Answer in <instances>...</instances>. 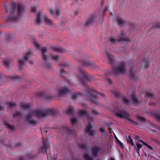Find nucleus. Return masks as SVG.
Listing matches in <instances>:
<instances>
[{
  "label": "nucleus",
  "instance_id": "f257e3e1",
  "mask_svg": "<svg viewBox=\"0 0 160 160\" xmlns=\"http://www.w3.org/2000/svg\"><path fill=\"white\" fill-rule=\"evenodd\" d=\"M79 71L78 77L82 84L86 89V92L87 93L88 96L93 103L96 105L99 104V102L97 101L98 98L100 97H104L105 95L103 93H99L93 88H90L86 82V81L89 80V78L86 72L81 67L79 68Z\"/></svg>",
  "mask_w": 160,
  "mask_h": 160
},
{
  "label": "nucleus",
  "instance_id": "f03ea898",
  "mask_svg": "<svg viewBox=\"0 0 160 160\" xmlns=\"http://www.w3.org/2000/svg\"><path fill=\"white\" fill-rule=\"evenodd\" d=\"M57 112V111L53 109H46L42 110L38 109L35 111L30 109L24 120L25 121L28 120L29 124L33 126H35L37 123V122L31 118L32 116L38 118H44L48 115L55 116Z\"/></svg>",
  "mask_w": 160,
  "mask_h": 160
},
{
  "label": "nucleus",
  "instance_id": "7ed1b4c3",
  "mask_svg": "<svg viewBox=\"0 0 160 160\" xmlns=\"http://www.w3.org/2000/svg\"><path fill=\"white\" fill-rule=\"evenodd\" d=\"M16 4L15 3H13L11 6H7L6 7V11L7 12H10V15L7 17L6 20L8 22L18 21L19 20V17L21 15L22 12L24 10V8L23 5L21 3H18V12L17 15L15 16V12L16 8Z\"/></svg>",
  "mask_w": 160,
  "mask_h": 160
},
{
  "label": "nucleus",
  "instance_id": "20e7f679",
  "mask_svg": "<svg viewBox=\"0 0 160 160\" xmlns=\"http://www.w3.org/2000/svg\"><path fill=\"white\" fill-rule=\"evenodd\" d=\"M78 113L81 116H86L87 118L88 125L86 127V131L88 133L89 136H93L94 135V131L92 130L90 124L89 123V122L92 121V118L90 116L89 113L86 111L82 110H79Z\"/></svg>",
  "mask_w": 160,
  "mask_h": 160
},
{
  "label": "nucleus",
  "instance_id": "39448f33",
  "mask_svg": "<svg viewBox=\"0 0 160 160\" xmlns=\"http://www.w3.org/2000/svg\"><path fill=\"white\" fill-rule=\"evenodd\" d=\"M126 63L122 62L117 66L113 67L110 74L116 76L118 74L124 73L126 71Z\"/></svg>",
  "mask_w": 160,
  "mask_h": 160
},
{
  "label": "nucleus",
  "instance_id": "423d86ee",
  "mask_svg": "<svg viewBox=\"0 0 160 160\" xmlns=\"http://www.w3.org/2000/svg\"><path fill=\"white\" fill-rule=\"evenodd\" d=\"M115 115L120 118H124L128 121L129 123L132 124H138V123L131 119L130 118V114L125 110L120 111L116 112Z\"/></svg>",
  "mask_w": 160,
  "mask_h": 160
},
{
  "label": "nucleus",
  "instance_id": "0eeeda50",
  "mask_svg": "<svg viewBox=\"0 0 160 160\" xmlns=\"http://www.w3.org/2000/svg\"><path fill=\"white\" fill-rule=\"evenodd\" d=\"M86 58L80 59L79 60V62L83 66L89 67L92 69H95L98 66L95 64V63L91 61H86Z\"/></svg>",
  "mask_w": 160,
  "mask_h": 160
},
{
  "label": "nucleus",
  "instance_id": "6e6552de",
  "mask_svg": "<svg viewBox=\"0 0 160 160\" xmlns=\"http://www.w3.org/2000/svg\"><path fill=\"white\" fill-rule=\"evenodd\" d=\"M41 51L42 54V57L45 63V66L48 69H50L51 68V64L47 62L48 58V56L45 55V53L47 52V49L46 47H43L40 49Z\"/></svg>",
  "mask_w": 160,
  "mask_h": 160
},
{
  "label": "nucleus",
  "instance_id": "1a4fd4ad",
  "mask_svg": "<svg viewBox=\"0 0 160 160\" xmlns=\"http://www.w3.org/2000/svg\"><path fill=\"white\" fill-rule=\"evenodd\" d=\"M69 89L67 86H61L58 89L57 95L58 97H63L69 92Z\"/></svg>",
  "mask_w": 160,
  "mask_h": 160
},
{
  "label": "nucleus",
  "instance_id": "9d476101",
  "mask_svg": "<svg viewBox=\"0 0 160 160\" xmlns=\"http://www.w3.org/2000/svg\"><path fill=\"white\" fill-rule=\"evenodd\" d=\"M42 138L43 145L41 147V149L43 152H45L47 154V150L50 148V143L47 138L44 139L43 137Z\"/></svg>",
  "mask_w": 160,
  "mask_h": 160
},
{
  "label": "nucleus",
  "instance_id": "9b49d317",
  "mask_svg": "<svg viewBox=\"0 0 160 160\" xmlns=\"http://www.w3.org/2000/svg\"><path fill=\"white\" fill-rule=\"evenodd\" d=\"M100 150V149L99 147L98 146L94 147L91 149L92 155L94 157H96Z\"/></svg>",
  "mask_w": 160,
  "mask_h": 160
},
{
  "label": "nucleus",
  "instance_id": "f8f14e48",
  "mask_svg": "<svg viewBox=\"0 0 160 160\" xmlns=\"http://www.w3.org/2000/svg\"><path fill=\"white\" fill-rule=\"evenodd\" d=\"M129 74L130 77L132 78L135 80H136L138 78L136 75L135 73L133 71V68L130 67L129 69Z\"/></svg>",
  "mask_w": 160,
  "mask_h": 160
},
{
  "label": "nucleus",
  "instance_id": "ddd939ff",
  "mask_svg": "<svg viewBox=\"0 0 160 160\" xmlns=\"http://www.w3.org/2000/svg\"><path fill=\"white\" fill-rule=\"evenodd\" d=\"M106 53L109 63L112 65H114L115 62V57L108 52H106Z\"/></svg>",
  "mask_w": 160,
  "mask_h": 160
},
{
  "label": "nucleus",
  "instance_id": "4468645a",
  "mask_svg": "<svg viewBox=\"0 0 160 160\" xmlns=\"http://www.w3.org/2000/svg\"><path fill=\"white\" fill-rule=\"evenodd\" d=\"M125 33L123 31H122L121 32V34L119 35V37L120 41H125L128 42L129 41V38L125 37Z\"/></svg>",
  "mask_w": 160,
  "mask_h": 160
},
{
  "label": "nucleus",
  "instance_id": "2eb2a0df",
  "mask_svg": "<svg viewBox=\"0 0 160 160\" xmlns=\"http://www.w3.org/2000/svg\"><path fill=\"white\" fill-rule=\"evenodd\" d=\"M42 16V12L39 11L37 14L36 19V23L37 24H40L41 23V17Z\"/></svg>",
  "mask_w": 160,
  "mask_h": 160
},
{
  "label": "nucleus",
  "instance_id": "dca6fc26",
  "mask_svg": "<svg viewBox=\"0 0 160 160\" xmlns=\"http://www.w3.org/2000/svg\"><path fill=\"white\" fill-rule=\"evenodd\" d=\"M37 95L40 97H44L45 98L47 99H49L53 98L54 97L51 95H44V94L43 92H39L37 93Z\"/></svg>",
  "mask_w": 160,
  "mask_h": 160
},
{
  "label": "nucleus",
  "instance_id": "f3484780",
  "mask_svg": "<svg viewBox=\"0 0 160 160\" xmlns=\"http://www.w3.org/2000/svg\"><path fill=\"white\" fill-rule=\"evenodd\" d=\"M34 158L33 155L31 154H28L27 155L26 157L23 158L22 157H20L19 158V160H24L25 159L26 160H30Z\"/></svg>",
  "mask_w": 160,
  "mask_h": 160
},
{
  "label": "nucleus",
  "instance_id": "a211bd4d",
  "mask_svg": "<svg viewBox=\"0 0 160 160\" xmlns=\"http://www.w3.org/2000/svg\"><path fill=\"white\" fill-rule=\"evenodd\" d=\"M118 22V24L120 26H123L125 23V22L121 17H118L116 18Z\"/></svg>",
  "mask_w": 160,
  "mask_h": 160
},
{
  "label": "nucleus",
  "instance_id": "6ab92c4d",
  "mask_svg": "<svg viewBox=\"0 0 160 160\" xmlns=\"http://www.w3.org/2000/svg\"><path fill=\"white\" fill-rule=\"evenodd\" d=\"M94 18V15H92L89 19L86 21L85 25L86 26H88L90 25L93 22Z\"/></svg>",
  "mask_w": 160,
  "mask_h": 160
},
{
  "label": "nucleus",
  "instance_id": "aec40b11",
  "mask_svg": "<svg viewBox=\"0 0 160 160\" xmlns=\"http://www.w3.org/2000/svg\"><path fill=\"white\" fill-rule=\"evenodd\" d=\"M149 58L148 57L144 58L143 60V65L144 66L145 68H147L149 66Z\"/></svg>",
  "mask_w": 160,
  "mask_h": 160
},
{
  "label": "nucleus",
  "instance_id": "412c9836",
  "mask_svg": "<svg viewBox=\"0 0 160 160\" xmlns=\"http://www.w3.org/2000/svg\"><path fill=\"white\" fill-rule=\"evenodd\" d=\"M132 101L133 102V103L134 104H140L142 102L141 101H138V100L137 99V98L135 97V96L134 95H133V94L132 95Z\"/></svg>",
  "mask_w": 160,
  "mask_h": 160
},
{
  "label": "nucleus",
  "instance_id": "4be33fe9",
  "mask_svg": "<svg viewBox=\"0 0 160 160\" xmlns=\"http://www.w3.org/2000/svg\"><path fill=\"white\" fill-rule=\"evenodd\" d=\"M31 105L30 103H22L21 104V107L24 109L28 110L30 109Z\"/></svg>",
  "mask_w": 160,
  "mask_h": 160
},
{
  "label": "nucleus",
  "instance_id": "5701e85b",
  "mask_svg": "<svg viewBox=\"0 0 160 160\" xmlns=\"http://www.w3.org/2000/svg\"><path fill=\"white\" fill-rule=\"evenodd\" d=\"M44 21L46 24L50 26L52 25L53 24V21L47 17L44 18Z\"/></svg>",
  "mask_w": 160,
  "mask_h": 160
},
{
  "label": "nucleus",
  "instance_id": "b1692460",
  "mask_svg": "<svg viewBox=\"0 0 160 160\" xmlns=\"http://www.w3.org/2000/svg\"><path fill=\"white\" fill-rule=\"evenodd\" d=\"M78 145L81 149H83V150H85L87 148V147L88 146V145L84 143H78Z\"/></svg>",
  "mask_w": 160,
  "mask_h": 160
},
{
  "label": "nucleus",
  "instance_id": "393cba45",
  "mask_svg": "<svg viewBox=\"0 0 160 160\" xmlns=\"http://www.w3.org/2000/svg\"><path fill=\"white\" fill-rule=\"evenodd\" d=\"M83 95L81 93H74L72 95V98L73 100H76L79 96H83Z\"/></svg>",
  "mask_w": 160,
  "mask_h": 160
},
{
  "label": "nucleus",
  "instance_id": "a878e982",
  "mask_svg": "<svg viewBox=\"0 0 160 160\" xmlns=\"http://www.w3.org/2000/svg\"><path fill=\"white\" fill-rule=\"evenodd\" d=\"M4 125L6 127L10 130L13 131L15 130V128L13 126L9 124L7 122H5Z\"/></svg>",
  "mask_w": 160,
  "mask_h": 160
},
{
  "label": "nucleus",
  "instance_id": "bb28decb",
  "mask_svg": "<svg viewBox=\"0 0 160 160\" xmlns=\"http://www.w3.org/2000/svg\"><path fill=\"white\" fill-rule=\"evenodd\" d=\"M61 129H63V132L67 134L70 133V128H69L62 126L61 128Z\"/></svg>",
  "mask_w": 160,
  "mask_h": 160
},
{
  "label": "nucleus",
  "instance_id": "cd10ccee",
  "mask_svg": "<svg viewBox=\"0 0 160 160\" xmlns=\"http://www.w3.org/2000/svg\"><path fill=\"white\" fill-rule=\"evenodd\" d=\"M132 146H134L136 150H140V149H141L142 147V145L141 144L138 143H136V146L134 144V145H133Z\"/></svg>",
  "mask_w": 160,
  "mask_h": 160
},
{
  "label": "nucleus",
  "instance_id": "c85d7f7f",
  "mask_svg": "<svg viewBox=\"0 0 160 160\" xmlns=\"http://www.w3.org/2000/svg\"><path fill=\"white\" fill-rule=\"evenodd\" d=\"M128 139H127V142L128 143H130L132 146L133 145H134V144L133 142L131 136H130V135H129L128 136Z\"/></svg>",
  "mask_w": 160,
  "mask_h": 160
},
{
  "label": "nucleus",
  "instance_id": "c756f323",
  "mask_svg": "<svg viewBox=\"0 0 160 160\" xmlns=\"http://www.w3.org/2000/svg\"><path fill=\"white\" fill-rule=\"evenodd\" d=\"M108 40L110 41L112 43H114L119 41L118 39H115L114 38L112 37H109Z\"/></svg>",
  "mask_w": 160,
  "mask_h": 160
},
{
  "label": "nucleus",
  "instance_id": "7c9ffc66",
  "mask_svg": "<svg viewBox=\"0 0 160 160\" xmlns=\"http://www.w3.org/2000/svg\"><path fill=\"white\" fill-rule=\"evenodd\" d=\"M8 107L9 108H12L16 106V103L12 102H10L7 103Z\"/></svg>",
  "mask_w": 160,
  "mask_h": 160
},
{
  "label": "nucleus",
  "instance_id": "2f4dec72",
  "mask_svg": "<svg viewBox=\"0 0 160 160\" xmlns=\"http://www.w3.org/2000/svg\"><path fill=\"white\" fill-rule=\"evenodd\" d=\"M112 93L116 97L118 98H120V97L121 96V93L118 92L112 91Z\"/></svg>",
  "mask_w": 160,
  "mask_h": 160
},
{
  "label": "nucleus",
  "instance_id": "473e14b6",
  "mask_svg": "<svg viewBox=\"0 0 160 160\" xmlns=\"http://www.w3.org/2000/svg\"><path fill=\"white\" fill-rule=\"evenodd\" d=\"M122 102L123 104L128 105L129 102V101L128 99L124 97L122 98Z\"/></svg>",
  "mask_w": 160,
  "mask_h": 160
},
{
  "label": "nucleus",
  "instance_id": "72a5a7b5",
  "mask_svg": "<svg viewBox=\"0 0 160 160\" xmlns=\"http://www.w3.org/2000/svg\"><path fill=\"white\" fill-rule=\"evenodd\" d=\"M83 156L84 158L86 160H93V159L90 157L88 154L84 155Z\"/></svg>",
  "mask_w": 160,
  "mask_h": 160
},
{
  "label": "nucleus",
  "instance_id": "f704fd0d",
  "mask_svg": "<svg viewBox=\"0 0 160 160\" xmlns=\"http://www.w3.org/2000/svg\"><path fill=\"white\" fill-rule=\"evenodd\" d=\"M31 54V53L30 52H28L26 53L24 57V60L25 61H27L30 56V55Z\"/></svg>",
  "mask_w": 160,
  "mask_h": 160
},
{
  "label": "nucleus",
  "instance_id": "c9c22d12",
  "mask_svg": "<svg viewBox=\"0 0 160 160\" xmlns=\"http://www.w3.org/2000/svg\"><path fill=\"white\" fill-rule=\"evenodd\" d=\"M52 59V60L57 61H58L59 58H60V56L59 55H51Z\"/></svg>",
  "mask_w": 160,
  "mask_h": 160
},
{
  "label": "nucleus",
  "instance_id": "e433bc0d",
  "mask_svg": "<svg viewBox=\"0 0 160 160\" xmlns=\"http://www.w3.org/2000/svg\"><path fill=\"white\" fill-rule=\"evenodd\" d=\"M21 113L18 111H16L13 114V117H21Z\"/></svg>",
  "mask_w": 160,
  "mask_h": 160
},
{
  "label": "nucleus",
  "instance_id": "4c0bfd02",
  "mask_svg": "<svg viewBox=\"0 0 160 160\" xmlns=\"http://www.w3.org/2000/svg\"><path fill=\"white\" fill-rule=\"evenodd\" d=\"M137 118L142 122H144L146 121V119L142 117L138 116H137Z\"/></svg>",
  "mask_w": 160,
  "mask_h": 160
},
{
  "label": "nucleus",
  "instance_id": "58836bf2",
  "mask_svg": "<svg viewBox=\"0 0 160 160\" xmlns=\"http://www.w3.org/2000/svg\"><path fill=\"white\" fill-rule=\"evenodd\" d=\"M55 15L57 16H59L60 14V8H56L55 12Z\"/></svg>",
  "mask_w": 160,
  "mask_h": 160
},
{
  "label": "nucleus",
  "instance_id": "ea45409f",
  "mask_svg": "<svg viewBox=\"0 0 160 160\" xmlns=\"http://www.w3.org/2000/svg\"><path fill=\"white\" fill-rule=\"evenodd\" d=\"M53 50L58 52H62V50L59 48L54 47L53 48Z\"/></svg>",
  "mask_w": 160,
  "mask_h": 160
},
{
  "label": "nucleus",
  "instance_id": "a19ab883",
  "mask_svg": "<svg viewBox=\"0 0 160 160\" xmlns=\"http://www.w3.org/2000/svg\"><path fill=\"white\" fill-rule=\"evenodd\" d=\"M71 121L73 124H76L77 122L78 119L76 118H73L71 119Z\"/></svg>",
  "mask_w": 160,
  "mask_h": 160
},
{
  "label": "nucleus",
  "instance_id": "79ce46f5",
  "mask_svg": "<svg viewBox=\"0 0 160 160\" xmlns=\"http://www.w3.org/2000/svg\"><path fill=\"white\" fill-rule=\"evenodd\" d=\"M9 61L7 60H5L4 61L3 63L6 68H8L9 67Z\"/></svg>",
  "mask_w": 160,
  "mask_h": 160
},
{
  "label": "nucleus",
  "instance_id": "37998d69",
  "mask_svg": "<svg viewBox=\"0 0 160 160\" xmlns=\"http://www.w3.org/2000/svg\"><path fill=\"white\" fill-rule=\"evenodd\" d=\"M20 77L19 76L17 75H13L10 77V78L11 79H19Z\"/></svg>",
  "mask_w": 160,
  "mask_h": 160
},
{
  "label": "nucleus",
  "instance_id": "c03bdc74",
  "mask_svg": "<svg viewBox=\"0 0 160 160\" xmlns=\"http://www.w3.org/2000/svg\"><path fill=\"white\" fill-rule=\"evenodd\" d=\"M154 116L156 119L160 121V115L158 114H156L154 115Z\"/></svg>",
  "mask_w": 160,
  "mask_h": 160
},
{
  "label": "nucleus",
  "instance_id": "a18cd8bd",
  "mask_svg": "<svg viewBox=\"0 0 160 160\" xmlns=\"http://www.w3.org/2000/svg\"><path fill=\"white\" fill-rule=\"evenodd\" d=\"M78 12L77 10H75L72 12V16H74L78 14Z\"/></svg>",
  "mask_w": 160,
  "mask_h": 160
},
{
  "label": "nucleus",
  "instance_id": "49530a36",
  "mask_svg": "<svg viewBox=\"0 0 160 160\" xmlns=\"http://www.w3.org/2000/svg\"><path fill=\"white\" fill-rule=\"evenodd\" d=\"M153 28H160V22L157 23L156 24L153 26Z\"/></svg>",
  "mask_w": 160,
  "mask_h": 160
},
{
  "label": "nucleus",
  "instance_id": "de8ad7c7",
  "mask_svg": "<svg viewBox=\"0 0 160 160\" xmlns=\"http://www.w3.org/2000/svg\"><path fill=\"white\" fill-rule=\"evenodd\" d=\"M34 45L36 47L39 49L40 47V45L36 41H35L34 42Z\"/></svg>",
  "mask_w": 160,
  "mask_h": 160
},
{
  "label": "nucleus",
  "instance_id": "09e8293b",
  "mask_svg": "<svg viewBox=\"0 0 160 160\" xmlns=\"http://www.w3.org/2000/svg\"><path fill=\"white\" fill-rule=\"evenodd\" d=\"M65 113L67 114H70V107H68L65 111Z\"/></svg>",
  "mask_w": 160,
  "mask_h": 160
},
{
  "label": "nucleus",
  "instance_id": "8fccbe9b",
  "mask_svg": "<svg viewBox=\"0 0 160 160\" xmlns=\"http://www.w3.org/2000/svg\"><path fill=\"white\" fill-rule=\"evenodd\" d=\"M64 73L66 74V72L65 71L64 69L62 68L60 70V74L61 76H62V74Z\"/></svg>",
  "mask_w": 160,
  "mask_h": 160
},
{
  "label": "nucleus",
  "instance_id": "3c124183",
  "mask_svg": "<svg viewBox=\"0 0 160 160\" xmlns=\"http://www.w3.org/2000/svg\"><path fill=\"white\" fill-rule=\"evenodd\" d=\"M18 62L19 65L20 66H22V65H23V62L21 60L19 59L18 60Z\"/></svg>",
  "mask_w": 160,
  "mask_h": 160
},
{
  "label": "nucleus",
  "instance_id": "603ef678",
  "mask_svg": "<svg viewBox=\"0 0 160 160\" xmlns=\"http://www.w3.org/2000/svg\"><path fill=\"white\" fill-rule=\"evenodd\" d=\"M146 96L148 97V98H152L153 96V95L151 93H147L146 94Z\"/></svg>",
  "mask_w": 160,
  "mask_h": 160
},
{
  "label": "nucleus",
  "instance_id": "864d4df0",
  "mask_svg": "<svg viewBox=\"0 0 160 160\" xmlns=\"http://www.w3.org/2000/svg\"><path fill=\"white\" fill-rule=\"evenodd\" d=\"M118 143L120 146L121 147H123V143L122 142H121L120 141H118Z\"/></svg>",
  "mask_w": 160,
  "mask_h": 160
},
{
  "label": "nucleus",
  "instance_id": "5fc2aeb1",
  "mask_svg": "<svg viewBox=\"0 0 160 160\" xmlns=\"http://www.w3.org/2000/svg\"><path fill=\"white\" fill-rule=\"evenodd\" d=\"M36 8L35 7H32L31 8V11L32 12H35Z\"/></svg>",
  "mask_w": 160,
  "mask_h": 160
},
{
  "label": "nucleus",
  "instance_id": "6e6d98bb",
  "mask_svg": "<svg viewBox=\"0 0 160 160\" xmlns=\"http://www.w3.org/2000/svg\"><path fill=\"white\" fill-rule=\"evenodd\" d=\"M92 112L94 114L97 115L98 114V112L95 110H92Z\"/></svg>",
  "mask_w": 160,
  "mask_h": 160
},
{
  "label": "nucleus",
  "instance_id": "4d7b16f0",
  "mask_svg": "<svg viewBox=\"0 0 160 160\" xmlns=\"http://www.w3.org/2000/svg\"><path fill=\"white\" fill-rule=\"evenodd\" d=\"M107 82H108V83L110 84H112V80L110 79L109 78H107Z\"/></svg>",
  "mask_w": 160,
  "mask_h": 160
},
{
  "label": "nucleus",
  "instance_id": "13d9d810",
  "mask_svg": "<svg viewBox=\"0 0 160 160\" xmlns=\"http://www.w3.org/2000/svg\"><path fill=\"white\" fill-rule=\"evenodd\" d=\"M74 111V109L73 107L71 106V115L72 114Z\"/></svg>",
  "mask_w": 160,
  "mask_h": 160
},
{
  "label": "nucleus",
  "instance_id": "bf43d9fd",
  "mask_svg": "<svg viewBox=\"0 0 160 160\" xmlns=\"http://www.w3.org/2000/svg\"><path fill=\"white\" fill-rule=\"evenodd\" d=\"M100 132L101 133H104L105 132V130L104 129L102 128H101L100 129Z\"/></svg>",
  "mask_w": 160,
  "mask_h": 160
},
{
  "label": "nucleus",
  "instance_id": "052dcab7",
  "mask_svg": "<svg viewBox=\"0 0 160 160\" xmlns=\"http://www.w3.org/2000/svg\"><path fill=\"white\" fill-rule=\"evenodd\" d=\"M15 145L16 147H18L20 146L21 145V144L19 142H18L17 143H16Z\"/></svg>",
  "mask_w": 160,
  "mask_h": 160
},
{
  "label": "nucleus",
  "instance_id": "680f3d73",
  "mask_svg": "<svg viewBox=\"0 0 160 160\" xmlns=\"http://www.w3.org/2000/svg\"><path fill=\"white\" fill-rule=\"evenodd\" d=\"M108 9L107 8H105V10H104L103 11V16L105 15V12L108 10Z\"/></svg>",
  "mask_w": 160,
  "mask_h": 160
},
{
  "label": "nucleus",
  "instance_id": "e2e57ef3",
  "mask_svg": "<svg viewBox=\"0 0 160 160\" xmlns=\"http://www.w3.org/2000/svg\"><path fill=\"white\" fill-rule=\"evenodd\" d=\"M4 110V107L0 105V110H2V111H3Z\"/></svg>",
  "mask_w": 160,
  "mask_h": 160
},
{
  "label": "nucleus",
  "instance_id": "0e129e2a",
  "mask_svg": "<svg viewBox=\"0 0 160 160\" xmlns=\"http://www.w3.org/2000/svg\"><path fill=\"white\" fill-rule=\"evenodd\" d=\"M147 146V147L148 148H149V149H151V150L152 149V147L151 146H150V145H149L148 144Z\"/></svg>",
  "mask_w": 160,
  "mask_h": 160
},
{
  "label": "nucleus",
  "instance_id": "69168bd1",
  "mask_svg": "<svg viewBox=\"0 0 160 160\" xmlns=\"http://www.w3.org/2000/svg\"><path fill=\"white\" fill-rule=\"evenodd\" d=\"M134 138L136 140H138L139 139V137L137 136H135Z\"/></svg>",
  "mask_w": 160,
  "mask_h": 160
},
{
  "label": "nucleus",
  "instance_id": "338daca9",
  "mask_svg": "<svg viewBox=\"0 0 160 160\" xmlns=\"http://www.w3.org/2000/svg\"><path fill=\"white\" fill-rule=\"evenodd\" d=\"M50 14H53L54 13V12L52 9H51L50 10Z\"/></svg>",
  "mask_w": 160,
  "mask_h": 160
},
{
  "label": "nucleus",
  "instance_id": "774afa93",
  "mask_svg": "<svg viewBox=\"0 0 160 160\" xmlns=\"http://www.w3.org/2000/svg\"><path fill=\"white\" fill-rule=\"evenodd\" d=\"M115 139H116L117 142L118 143V141H120V140L118 139L117 137L115 135Z\"/></svg>",
  "mask_w": 160,
  "mask_h": 160
}]
</instances>
